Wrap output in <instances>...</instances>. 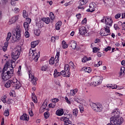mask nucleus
<instances>
[{"instance_id": "obj_26", "label": "nucleus", "mask_w": 125, "mask_h": 125, "mask_svg": "<svg viewBox=\"0 0 125 125\" xmlns=\"http://www.w3.org/2000/svg\"><path fill=\"white\" fill-rule=\"evenodd\" d=\"M42 20L44 21V23L45 22L46 24H49L50 22V18H42Z\"/></svg>"}, {"instance_id": "obj_51", "label": "nucleus", "mask_w": 125, "mask_h": 125, "mask_svg": "<svg viewBox=\"0 0 125 125\" xmlns=\"http://www.w3.org/2000/svg\"><path fill=\"white\" fill-rule=\"evenodd\" d=\"M72 4V1H70L68 2H66L64 3V6H68V5H71Z\"/></svg>"}, {"instance_id": "obj_62", "label": "nucleus", "mask_w": 125, "mask_h": 125, "mask_svg": "<svg viewBox=\"0 0 125 125\" xmlns=\"http://www.w3.org/2000/svg\"><path fill=\"white\" fill-rule=\"evenodd\" d=\"M94 42L95 43H98V42H100V39H96Z\"/></svg>"}, {"instance_id": "obj_42", "label": "nucleus", "mask_w": 125, "mask_h": 125, "mask_svg": "<svg viewBox=\"0 0 125 125\" xmlns=\"http://www.w3.org/2000/svg\"><path fill=\"white\" fill-rule=\"evenodd\" d=\"M125 67H122L121 68V72L120 73L119 76L121 77L122 75H123V73H125Z\"/></svg>"}, {"instance_id": "obj_32", "label": "nucleus", "mask_w": 125, "mask_h": 125, "mask_svg": "<svg viewBox=\"0 0 125 125\" xmlns=\"http://www.w3.org/2000/svg\"><path fill=\"white\" fill-rule=\"evenodd\" d=\"M50 19L53 21V20H54V19H55V16H54V14H53V13H52V12L50 13V15H49Z\"/></svg>"}, {"instance_id": "obj_20", "label": "nucleus", "mask_w": 125, "mask_h": 125, "mask_svg": "<svg viewBox=\"0 0 125 125\" xmlns=\"http://www.w3.org/2000/svg\"><path fill=\"white\" fill-rule=\"evenodd\" d=\"M61 25H62V22H61V21H59L57 22L56 24V30H60Z\"/></svg>"}, {"instance_id": "obj_27", "label": "nucleus", "mask_w": 125, "mask_h": 125, "mask_svg": "<svg viewBox=\"0 0 125 125\" xmlns=\"http://www.w3.org/2000/svg\"><path fill=\"white\" fill-rule=\"evenodd\" d=\"M7 46H8V42H5L4 46L2 47V50L4 52H5L7 50Z\"/></svg>"}, {"instance_id": "obj_45", "label": "nucleus", "mask_w": 125, "mask_h": 125, "mask_svg": "<svg viewBox=\"0 0 125 125\" xmlns=\"http://www.w3.org/2000/svg\"><path fill=\"white\" fill-rule=\"evenodd\" d=\"M65 71H70V66L68 64H65L64 66Z\"/></svg>"}, {"instance_id": "obj_30", "label": "nucleus", "mask_w": 125, "mask_h": 125, "mask_svg": "<svg viewBox=\"0 0 125 125\" xmlns=\"http://www.w3.org/2000/svg\"><path fill=\"white\" fill-rule=\"evenodd\" d=\"M34 34L35 36H40L41 35V30L40 29H35L34 30Z\"/></svg>"}, {"instance_id": "obj_9", "label": "nucleus", "mask_w": 125, "mask_h": 125, "mask_svg": "<svg viewBox=\"0 0 125 125\" xmlns=\"http://www.w3.org/2000/svg\"><path fill=\"white\" fill-rule=\"evenodd\" d=\"M29 80H31L32 84L36 85L37 84V81H38V78H35L33 74H31V72L29 71Z\"/></svg>"}, {"instance_id": "obj_13", "label": "nucleus", "mask_w": 125, "mask_h": 125, "mask_svg": "<svg viewBox=\"0 0 125 125\" xmlns=\"http://www.w3.org/2000/svg\"><path fill=\"white\" fill-rule=\"evenodd\" d=\"M20 120L21 121H29V116L27 115V114H23L20 117Z\"/></svg>"}, {"instance_id": "obj_24", "label": "nucleus", "mask_w": 125, "mask_h": 125, "mask_svg": "<svg viewBox=\"0 0 125 125\" xmlns=\"http://www.w3.org/2000/svg\"><path fill=\"white\" fill-rule=\"evenodd\" d=\"M79 2L82 5H85V4L88 2V0H80L79 1Z\"/></svg>"}, {"instance_id": "obj_37", "label": "nucleus", "mask_w": 125, "mask_h": 125, "mask_svg": "<svg viewBox=\"0 0 125 125\" xmlns=\"http://www.w3.org/2000/svg\"><path fill=\"white\" fill-rule=\"evenodd\" d=\"M22 67L21 66V65L19 66V69L18 71L17 72V74L18 75V76H21V75H22V73L21 72V69Z\"/></svg>"}, {"instance_id": "obj_54", "label": "nucleus", "mask_w": 125, "mask_h": 125, "mask_svg": "<svg viewBox=\"0 0 125 125\" xmlns=\"http://www.w3.org/2000/svg\"><path fill=\"white\" fill-rule=\"evenodd\" d=\"M121 14H117L115 16V19H119V18L121 17Z\"/></svg>"}, {"instance_id": "obj_25", "label": "nucleus", "mask_w": 125, "mask_h": 125, "mask_svg": "<svg viewBox=\"0 0 125 125\" xmlns=\"http://www.w3.org/2000/svg\"><path fill=\"white\" fill-rule=\"evenodd\" d=\"M47 106V102H44L42 104V106L40 108V110H45V108Z\"/></svg>"}, {"instance_id": "obj_10", "label": "nucleus", "mask_w": 125, "mask_h": 125, "mask_svg": "<svg viewBox=\"0 0 125 125\" xmlns=\"http://www.w3.org/2000/svg\"><path fill=\"white\" fill-rule=\"evenodd\" d=\"M79 32L81 35H85L87 33V31L86 30V27L85 26H81L79 28Z\"/></svg>"}, {"instance_id": "obj_34", "label": "nucleus", "mask_w": 125, "mask_h": 125, "mask_svg": "<svg viewBox=\"0 0 125 125\" xmlns=\"http://www.w3.org/2000/svg\"><path fill=\"white\" fill-rule=\"evenodd\" d=\"M22 16L24 18H28V14L26 12V10H24L22 12Z\"/></svg>"}, {"instance_id": "obj_57", "label": "nucleus", "mask_w": 125, "mask_h": 125, "mask_svg": "<svg viewBox=\"0 0 125 125\" xmlns=\"http://www.w3.org/2000/svg\"><path fill=\"white\" fill-rule=\"evenodd\" d=\"M101 65H102V61H100L96 64V66L97 67H99V66H101Z\"/></svg>"}, {"instance_id": "obj_3", "label": "nucleus", "mask_w": 125, "mask_h": 125, "mask_svg": "<svg viewBox=\"0 0 125 125\" xmlns=\"http://www.w3.org/2000/svg\"><path fill=\"white\" fill-rule=\"evenodd\" d=\"M120 112L118 110H114L112 112V117L110 118V124L113 125H121L124 123V119L120 117Z\"/></svg>"}, {"instance_id": "obj_2", "label": "nucleus", "mask_w": 125, "mask_h": 125, "mask_svg": "<svg viewBox=\"0 0 125 125\" xmlns=\"http://www.w3.org/2000/svg\"><path fill=\"white\" fill-rule=\"evenodd\" d=\"M104 21H105V25L104 27L105 32H102V29L100 31V33L101 36L103 37H107V36L111 35V33H110V28L112 27V24H113V20H112V19L107 18L106 17H104V19L101 20V22L104 23Z\"/></svg>"}, {"instance_id": "obj_39", "label": "nucleus", "mask_w": 125, "mask_h": 125, "mask_svg": "<svg viewBox=\"0 0 125 125\" xmlns=\"http://www.w3.org/2000/svg\"><path fill=\"white\" fill-rule=\"evenodd\" d=\"M4 116L5 117H8L9 116V110L8 109L5 110Z\"/></svg>"}, {"instance_id": "obj_7", "label": "nucleus", "mask_w": 125, "mask_h": 125, "mask_svg": "<svg viewBox=\"0 0 125 125\" xmlns=\"http://www.w3.org/2000/svg\"><path fill=\"white\" fill-rule=\"evenodd\" d=\"M12 87H13L14 89H19L21 87V83L17 79H13Z\"/></svg>"}, {"instance_id": "obj_35", "label": "nucleus", "mask_w": 125, "mask_h": 125, "mask_svg": "<svg viewBox=\"0 0 125 125\" xmlns=\"http://www.w3.org/2000/svg\"><path fill=\"white\" fill-rule=\"evenodd\" d=\"M49 63V64H50V65H53V64H54V63H55L54 58H52L50 59Z\"/></svg>"}, {"instance_id": "obj_41", "label": "nucleus", "mask_w": 125, "mask_h": 125, "mask_svg": "<svg viewBox=\"0 0 125 125\" xmlns=\"http://www.w3.org/2000/svg\"><path fill=\"white\" fill-rule=\"evenodd\" d=\"M47 66L45 65H43L41 67V71H42L43 72L47 71Z\"/></svg>"}, {"instance_id": "obj_38", "label": "nucleus", "mask_w": 125, "mask_h": 125, "mask_svg": "<svg viewBox=\"0 0 125 125\" xmlns=\"http://www.w3.org/2000/svg\"><path fill=\"white\" fill-rule=\"evenodd\" d=\"M78 9H82V10H84V9L85 8V6L79 3V5L78 6Z\"/></svg>"}, {"instance_id": "obj_53", "label": "nucleus", "mask_w": 125, "mask_h": 125, "mask_svg": "<svg viewBox=\"0 0 125 125\" xmlns=\"http://www.w3.org/2000/svg\"><path fill=\"white\" fill-rule=\"evenodd\" d=\"M87 59V57H84L83 58H82V62L85 63V62H86Z\"/></svg>"}, {"instance_id": "obj_49", "label": "nucleus", "mask_w": 125, "mask_h": 125, "mask_svg": "<svg viewBox=\"0 0 125 125\" xmlns=\"http://www.w3.org/2000/svg\"><path fill=\"white\" fill-rule=\"evenodd\" d=\"M24 35L25 38H29V37H30V34H29V32H28V31H25Z\"/></svg>"}, {"instance_id": "obj_48", "label": "nucleus", "mask_w": 125, "mask_h": 125, "mask_svg": "<svg viewBox=\"0 0 125 125\" xmlns=\"http://www.w3.org/2000/svg\"><path fill=\"white\" fill-rule=\"evenodd\" d=\"M14 12L15 13H19V11H20V9L18 8H15L13 10Z\"/></svg>"}, {"instance_id": "obj_23", "label": "nucleus", "mask_w": 125, "mask_h": 125, "mask_svg": "<svg viewBox=\"0 0 125 125\" xmlns=\"http://www.w3.org/2000/svg\"><path fill=\"white\" fill-rule=\"evenodd\" d=\"M61 75V73L60 72H58L57 71V69H55L54 72V78H58V77H59V76Z\"/></svg>"}, {"instance_id": "obj_14", "label": "nucleus", "mask_w": 125, "mask_h": 125, "mask_svg": "<svg viewBox=\"0 0 125 125\" xmlns=\"http://www.w3.org/2000/svg\"><path fill=\"white\" fill-rule=\"evenodd\" d=\"M108 88H110L111 89H117L118 88V86L115 84H108L106 85Z\"/></svg>"}, {"instance_id": "obj_19", "label": "nucleus", "mask_w": 125, "mask_h": 125, "mask_svg": "<svg viewBox=\"0 0 125 125\" xmlns=\"http://www.w3.org/2000/svg\"><path fill=\"white\" fill-rule=\"evenodd\" d=\"M89 6V8L91 10V13L95 11V6H94V3H90Z\"/></svg>"}, {"instance_id": "obj_63", "label": "nucleus", "mask_w": 125, "mask_h": 125, "mask_svg": "<svg viewBox=\"0 0 125 125\" xmlns=\"http://www.w3.org/2000/svg\"><path fill=\"white\" fill-rule=\"evenodd\" d=\"M82 23H83V24H85V23H86V18H84V19L82 21Z\"/></svg>"}, {"instance_id": "obj_33", "label": "nucleus", "mask_w": 125, "mask_h": 125, "mask_svg": "<svg viewBox=\"0 0 125 125\" xmlns=\"http://www.w3.org/2000/svg\"><path fill=\"white\" fill-rule=\"evenodd\" d=\"M59 39V38L57 36L56 37H52L51 38V42H55V41H56V40H58Z\"/></svg>"}, {"instance_id": "obj_61", "label": "nucleus", "mask_w": 125, "mask_h": 125, "mask_svg": "<svg viewBox=\"0 0 125 125\" xmlns=\"http://www.w3.org/2000/svg\"><path fill=\"white\" fill-rule=\"evenodd\" d=\"M59 101V99H58L55 98L53 100V102L55 103L54 104H55V103H56V102H58Z\"/></svg>"}, {"instance_id": "obj_36", "label": "nucleus", "mask_w": 125, "mask_h": 125, "mask_svg": "<svg viewBox=\"0 0 125 125\" xmlns=\"http://www.w3.org/2000/svg\"><path fill=\"white\" fill-rule=\"evenodd\" d=\"M44 116L45 119H48V118H49V116H50V114L49 113V112L47 111L44 113Z\"/></svg>"}, {"instance_id": "obj_55", "label": "nucleus", "mask_w": 125, "mask_h": 125, "mask_svg": "<svg viewBox=\"0 0 125 125\" xmlns=\"http://www.w3.org/2000/svg\"><path fill=\"white\" fill-rule=\"evenodd\" d=\"M65 99L66 100V102L68 104H71V101H70V100H69V99H68V97H65Z\"/></svg>"}, {"instance_id": "obj_16", "label": "nucleus", "mask_w": 125, "mask_h": 125, "mask_svg": "<svg viewBox=\"0 0 125 125\" xmlns=\"http://www.w3.org/2000/svg\"><path fill=\"white\" fill-rule=\"evenodd\" d=\"M36 25L40 28H42L44 26V21L42 19V20L38 22H36Z\"/></svg>"}, {"instance_id": "obj_59", "label": "nucleus", "mask_w": 125, "mask_h": 125, "mask_svg": "<svg viewBox=\"0 0 125 125\" xmlns=\"http://www.w3.org/2000/svg\"><path fill=\"white\" fill-rule=\"evenodd\" d=\"M29 114L31 117H33V116H34V113L31 110L29 111Z\"/></svg>"}, {"instance_id": "obj_43", "label": "nucleus", "mask_w": 125, "mask_h": 125, "mask_svg": "<svg viewBox=\"0 0 125 125\" xmlns=\"http://www.w3.org/2000/svg\"><path fill=\"white\" fill-rule=\"evenodd\" d=\"M98 50H100V48L99 47H94L93 48V52L94 53H96Z\"/></svg>"}, {"instance_id": "obj_52", "label": "nucleus", "mask_w": 125, "mask_h": 125, "mask_svg": "<svg viewBox=\"0 0 125 125\" xmlns=\"http://www.w3.org/2000/svg\"><path fill=\"white\" fill-rule=\"evenodd\" d=\"M111 49H112V47L110 46H107L106 48L104 49V51H106V52H107V51H109L111 50Z\"/></svg>"}, {"instance_id": "obj_31", "label": "nucleus", "mask_w": 125, "mask_h": 125, "mask_svg": "<svg viewBox=\"0 0 125 125\" xmlns=\"http://www.w3.org/2000/svg\"><path fill=\"white\" fill-rule=\"evenodd\" d=\"M71 76V73L70 72V70H65V74L64 77L66 78H69Z\"/></svg>"}, {"instance_id": "obj_1", "label": "nucleus", "mask_w": 125, "mask_h": 125, "mask_svg": "<svg viewBox=\"0 0 125 125\" xmlns=\"http://www.w3.org/2000/svg\"><path fill=\"white\" fill-rule=\"evenodd\" d=\"M21 46H18L12 50L11 57L13 60L14 61H11L12 67L11 69H10V70L7 71V68L8 67H9L8 63H7L4 65L2 69V74L1 75V77L3 81H7L8 80H9V79L11 78L12 75H13V72H14L13 69V65H15V61L19 58V56L21 53ZM5 71H7L6 73L4 72Z\"/></svg>"}, {"instance_id": "obj_21", "label": "nucleus", "mask_w": 125, "mask_h": 125, "mask_svg": "<svg viewBox=\"0 0 125 125\" xmlns=\"http://www.w3.org/2000/svg\"><path fill=\"white\" fill-rule=\"evenodd\" d=\"M78 92V89H72L70 90V96H74L76 93Z\"/></svg>"}, {"instance_id": "obj_12", "label": "nucleus", "mask_w": 125, "mask_h": 125, "mask_svg": "<svg viewBox=\"0 0 125 125\" xmlns=\"http://www.w3.org/2000/svg\"><path fill=\"white\" fill-rule=\"evenodd\" d=\"M12 83H13L12 80H8L4 84L5 87H6V88H9L10 86H12Z\"/></svg>"}, {"instance_id": "obj_17", "label": "nucleus", "mask_w": 125, "mask_h": 125, "mask_svg": "<svg viewBox=\"0 0 125 125\" xmlns=\"http://www.w3.org/2000/svg\"><path fill=\"white\" fill-rule=\"evenodd\" d=\"M82 71H84L85 73H90L91 72V68L85 66L82 68Z\"/></svg>"}, {"instance_id": "obj_47", "label": "nucleus", "mask_w": 125, "mask_h": 125, "mask_svg": "<svg viewBox=\"0 0 125 125\" xmlns=\"http://www.w3.org/2000/svg\"><path fill=\"white\" fill-rule=\"evenodd\" d=\"M26 19V21H25V23H27V24H31V22L32 21V20L30 18H25Z\"/></svg>"}, {"instance_id": "obj_29", "label": "nucleus", "mask_w": 125, "mask_h": 125, "mask_svg": "<svg viewBox=\"0 0 125 125\" xmlns=\"http://www.w3.org/2000/svg\"><path fill=\"white\" fill-rule=\"evenodd\" d=\"M23 27H24L25 31H29V23L24 22Z\"/></svg>"}, {"instance_id": "obj_40", "label": "nucleus", "mask_w": 125, "mask_h": 125, "mask_svg": "<svg viewBox=\"0 0 125 125\" xmlns=\"http://www.w3.org/2000/svg\"><path fill=\"white\" fill-rule=\"evenodd\" d=\"M11 38V33L9 32L7 34V37L6 38V42H8V41L10 40V38Z\"/></svg>"}, {"instance_id": "obj_60", "label": "nucleus", "mask_w": 125, "mask_h": 125, "mask_svg": "<svg viewBox=\"0 0 125 125\" xmlns=\"http://www.w3.org/2000/svg\"><path fill=\"white\" fill-rule=\"evenodd\" d=\"M60 73H61V75H62L64 77H65V70H62V71L61 72H60Z\"/></svg>"}, {"instance_id": "obj_15", "label": "nucleus", "mask_w": 125, "mask_h": 125, "mask_svg": "<svg viewBox=\"0 0 125 125\" xmlns=\"http://www.w3.org/2000/svg\"><path fill=\"white\" fill-rule=\"evenodd\" d=\"M69 44L73 49L77 47V42L76 41H72L69 42Z\"/></svg>"}, {"instance_id": "obj_4", "label": "nucleus", "mask_w": 125, "mask_h": 125, "mask_svg": "<svg viewBox=\"0 0 125 125\" xmlns=\"http://www.w3.org/2000/svg\"><path fill=\"white\" fill-rule=\"evenodd\" d=\"M91 106L92 109L96 112H101L103 110V105L100 103H92Z\"/></svg>"}, {"instance_id": "obj_22", "label": "nucleus", "mask_w": 125, "mask_h": 125, "mask_svg": "<svg viewBox=\"0 0 125 125\" xmlns=\"http://www.w3.org/2000/svg\"><path fill=\"white\" fill-rule=\"evenodd\" d=\"M39 44V41H34L31 42V45L32 48H35V47Z\"/></svg>"}, {"instance_id": "obj_50", "label": "nucleus", "mask_w": 125, "mask_h": 125, "mask_svg": "<svg viewBox=\"0 0 125 125\" xmlns=\"http://www.w3.org/2000/svg\"><path fill=\"white\" fill-rule=\"evenodd\" d=\"M11 4L13 6H15V5L16 4V1H15V0H11Z\"/></svg>"}, {"instance_id": "obj_56", "label": "nucleus", "mask_w": 125, "mask_h": 125, "mask_svg": "<svg viewBox=\"0 0 125 125\" xmlns=\"http://www.w3.org/2000/svg\"><path fill=\"white\" fill-rule=\"evenodd\" d=\"M79 109L80 110V112H81V113H83V107L82 106V105H80L79 106Z\"/></svg>"}, {"instance_id": "obj_18", "label": "nucleus", "mask_w": 125, "mask_h": 125, "mask_svg": "<svg viewBox=\"0 0 125 125\" xmlns=\"http://www.w3.org/2000/svg\"><path fill=\"white\" fill-rule=\"evenodd\" d=\"M64 114V111L63 110V109H58L56 111V115L57 116H62Z\"/></svg>"}, {"instance_id": "obj_6", "label": "nucleus", "mask_w": 125, "mask_h": 125, "mask_svg": "<svg viewBox=\"0 0 125 125\" xmlns=\"http://www.w3.org/2000/svg\"><path fill=\"white\" fill-rule=\"evenodd\" d=\"M95 82H94L92 83L93 85L94 86H97L99 85V84H101L102 83V81H103V77L102 76H96L94 77Z\"/></svg>"}, {"instance_id": "obj_28", "label": "nucleus", "mask_w": 125, "mask_h": 125, "mask_svg": "<svg viewBox=\"0 0 125 125\" xmlns=\"http://www.w3.org/2000/svg\"><path fill=\"white\" fill-rule=\"evenodd\" d=\"M62 48H63L64 49L67 48L68 46V45L67 44V43L66 42H65V41H62Z\"/></svg>"}, {"instance_id": "obj_44", "label": "nucleus", "mask_w": 125, "mask_h": 125, "mask_svg": "<svg viewBox=\"0 0 125 125\" xmlns=\"http://www.w3.org/2000/svg\"><path fill=\"white\" fill-rule=\"evenodd\" d=\"M69 67H70V68L72 69H75V65H74V63L72 62H69Z\"/></svg>"}, {"instance_id": "obj_5", "label": "nucleus", "mask_w": 125, "mask_h": 125, "mask_svg": "<svg viewBox=\"0 0 125 125\" xmlns=\"http://www.w3.org/2000/svg\"><path fill=\"white\" fill-rule=\"evenodd\" d=\"M21 30L19 28L16 29V33L14 34L13 36V40L15 42H17V41H20L21 39Z\"/></svg>"}, {"instance_id": "obj_58", "label": "nucleus", "mask_w": 125, "mask_h": 125, "mask_svg": "<svg viewBox=\"0 0 125 125\" xmlns=\"http://www.w3.org/2000/svg\"><path fill=\"white\" fill-rule=\"evenodd\" d=\"M54 104H49V107L50 108H54V107H55V105H54Z\"/></svg>"}, {"instance_id": "obj_8", "label": "nucleus", "mask_w": 125, "mask_h": 125, "mask_svg": "<svg viewBox=\"0 0 125 125\" xmlns=\"http://www.w3.org/2000/svg\"><path fill=\"white\" fill-rule=\"evenodd\" d=\"M39 54H40V52H39L38 54H37V53H34V50H32V49L30 50L29 53V55H30V56H31V55H32L33 57L34 58V59L35 62H37L38 60H39V57H40V55H39Z\"/></svg>"}, {"instance_id": "obj_46", "label": "nucleus", "mask_w": 125, "mask_h": 125, "mask_svg": "<svg viewBox=\"0 0 125 125\" xmlns=\"http://www.w3.org/2000/svg\"><path fill=\"white\" fill-rule=\"evenodd\" d=\"M73 115L74 116H77L78 115V113H79V111L78 110V109H75L73 110Z\"/></svg>"}, {"instance_id": "obj_64", "label": "nucleus", "mask_w": 125, "mask_h": 125, "mask_svg": "<svg viewBox=\"0 0 125 125\" xmlns=\"http://www.w3.org/2000/svg\"><path fill=\"white\" fill-rule=\"evenodd\" d=\"M1 125H4V118H2Z\"/></svg>"}, {"instance_id": "obj_11", "label": "nucleus", "mask_w": 125, "mask_h": 125, "mask_svg": "<svg viewBox=\"0 0 125 125\" xmlns=\"http://www.w3.org/2000/svg\"><path fill=\"white\" fill-rule=\"evenodd\" d=\"M19 19V17L18 16H15L13 17L11 19H10L9 21V25H11V24H13L17 21Z\"/></svg>"}]
</instances>
